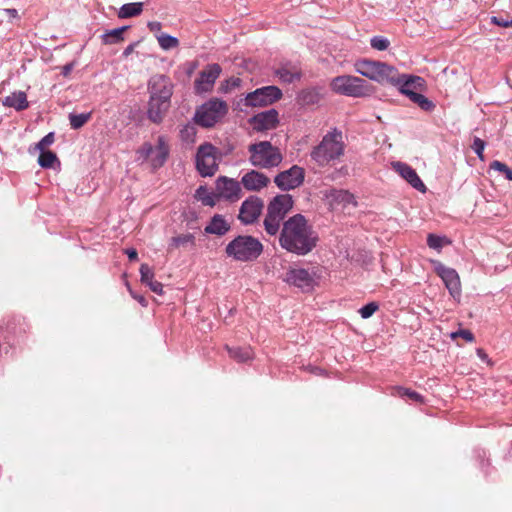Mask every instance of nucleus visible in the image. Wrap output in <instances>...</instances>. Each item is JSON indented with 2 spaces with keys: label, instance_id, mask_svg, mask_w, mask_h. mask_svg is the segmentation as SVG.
Here are the masks:
<instances>
[{
  "label": "nucleus",
  "instance_id": "1",
  "mask_svg": "<svg viewBox=\"0 0 512 512\" xmlns=\"http://www.w3.org/2000/svg\"><path fill=\"white\" fill-rule=\"evenodd\" d=\"M282 249L297 256L311 253L318 245L319 235L302 214H295L283 223L277 234Z\"/></svg>",
  "mask_w": 512,
  "mask_h": 512
},
{
  "label": "nucleus",
  "instance_id": "2",
  "mask_svg": "<svg viewBox=\"0 0 512 512\" xmlns=\"http://www.w3.org/2000/svg\"><path fill=\"white\" fill-rule=\"evenodd\" d=\"M149 88L150 100L148 103L147 116L150 121L159 124L163 121L170 108L172 85L167 77L157 75L151 79Z\"/></svg>",
  "mask_w": 512,
  "mask_h": 512
},
{
  "label": "nucleus",
  "instance_id": "3",
  "mask_svg": "<svg viewBox=\"0 0 512 512\" xmlns=\"http://www.w3.org/2000/svg\"><path fill=\"white\" fill-rule=\"evenodd\" d=\"M345 151V144L341 131L334 129L328 132L321 142L311 151V158L321 167L333 165Z\"/></svg>",
  "mask_w": 512,
  "mask_h": 512
},
{
  "label": "nucleus",
  "instance_id": "4",
  "mask_svg": "<svg viewBox=\"0 0 512 512\" xmlns=\"http://www.w3.org/2000/svg\"><path fill=\"white\" fill-rule=\"evenodd\" d=\"M294 201L289 194H280L271 199L266 208L263 220L265 232L270 236H276L286 221L288 213L292 210Z\"/></svg>",
  "mask_w": 512,
  "mask_h": 512
},
{
  "label": "nucleus",
  "instance_id": "5",
  "mask_svg": "<svg viewBox=\"0 0 512 512\" xmlns=\"http://www.w3.org/2000/svg\"><path fill=\"white\" fill-rule=\"evenodd\" d=\"M262 252V243L257 238L248 235L236 237L225 248V253L228 257L240 262L254 261Z\"/></svg>",
  "mask_w": 512,
  "mask_h": 512
},
{
  "label": "nucleus",
  "instance_id": "6",
  "mask_svg": "<svg viewBox=\"0 0 512 512\" xmlns=\"http://www.w3.org/2000/svg\"><path fill=\"white\" fill-rule=\"evenodd\" d=\"M169 153L170 147L165 136H158L154 142H144L136 151L137 160L149 164L154 170L166 163Z\"/></svg>",
  "mask_w": 512,
  "mask_h": 512
},
{
  "label": "nucleus",
  "instance_id": "7",
  "mask_svg": "<svg viewBox=\"0 0 512 512\" xmlns=\"http://www.w3.org/2000/svg\"><path fill=\"white\" fill-rule=\"evenodd\" d=\"M248 152L249 162L258 168L270 169L277 167L283 159L279 148L273 146L269 141L250 144Z\"/></svg>",
  "mask_w": 512,
  "mask_h": 512
},
{
  "label": "nucleus",
  "instance_id": "8",
  "mask_svg": "<svg viewBox=\"0 0 512 512\" xmlns=\"http://www.w3.org/2000/svg\"><path fill=\"white\" fill-rule=\"evenodd\" d=\"M354 68L357 73L379 84H390L395 80L396 68L385 62L361 59L355 62Z\"/></svg>",
  "mask_w": 512,
  "mask_h": 512
},
{
  "label": "nucleus",
  "instance_id": "9",
  "mask_svg": "<svg viewBox=\"0 0 512 512\" xmlns=\"http://www.w3.org/2000/svg\"><path fill=\"white\" fill-rule=\"evenodd\" d=\"M330 87L333 92L350 97H365L373 92V87L367 81L351 75L333 78Z\"/></svg>",
  "mask_w": 512,
  "mask_h": 512
},
{
  "label": "nucleus",
  "instance_id": "10",
  "mask_svg": "<svg viewBox=\"0 0 512 512\" xmlns=\"http://www.w3.org/2000/svg\"><path fill=\"white\" fill-rule=\"evenodd\" d=\"M228 111L226 102L219 99H212L203 104L195 114V121L203 127H212Z\"/></svg>",
  "mask_w": 512,
  "mask_h": 512
},
{
  "label": "nucleus",
  "instance_id": "11",
  "mask_svg": "<svg viewBox=\"0 0 512 512\" xmlns=\"http://www.w3.org/2000/svg\"><path fill=\"white\" fill-rule=\"evenodd\" d=\"M220 153L216 147L210 143H204L197 149L196 168L203 177L213 176L218 170V160Z\"/></svg>",
  "mask_w": 512,
  "mask_h": 512
},
{
  "label": "nucleus",
  "instance_id": "12",
  "mask_svg": "<svg viewBox=\"0 0 512 512\" xmlns=\"http://www.w3.org/2000/svg\"><path fill=\"white\" fill-rule=\"evenodd\" d=\"M282 98V91L276 86H265L248 93L245 97V106L263 107L271 105Z\"/></svg>",
  "mask_w": 512,
  "mask_h": 512
},
{
  "label": "nucleus",
  "instance_id": "13",
  "mask_svg": "<svg viewBox=\"0 0 512 512\" xmlns=\"http://www.w3.org/2000/svg\"><path fill=\"white\" fill-rule=\"evenodd\" d=\"M394 79V81H390V85L398 87L399 91L408 98L411 97V93L421 92L425 89V81L419 76L400 74L396 69Z\"/></svg>",
  "mask_w": 512,
  "mask_h": 512
},
{
  "label": "nucleus",
  "instance_id": "14",
  "mask_svg": "<svg viewBox=\"0 0 512 512\" xmlns=\"http://www.w3.org/2000/svg\"><path fill=\"white\" fill-rule=\"evenodd\" d=\"M434 265L436 274L443 280L450 295L454 299H458L461 296V282L456 270L445 267L438 261H435Z\"/></svg>",
  "mask_w": 512,
  "mask_h": 512
},
{
  "label": "nucleus",
  "instance_id": "15",
  "mask_svg": "<svg viewBox=\"0 0 512 512\" xmlns=\"http://www.w3.org/2000/svg\"><path fill=\"white\" fill-rule=\"evenodd\" d=\"M304 181V169L294 165L290 169L279 173L275 179V184L281 190H291L299 187Z\"/></svg>",
  "mask_w": 512,
  "mask_h": 512
},
{
  "label": "nucleus",
  "instance_id": "16",
  "mask_svg": "<svg viewBox=\"0 0 512 512\" xmlns=\"http://www.w3.org/2000/svg\"><path fill=\"white\" fill-rule=\"evenodd\" d=\"M263 208L264 203L261 198L250 196L242 203L238 218L244 224H252L260 217Z\"/></svg>",
  "mask_w": 512,
  "mask_h": 512
},
{
  "label": "nucleus",
  "instance_id": "17",
  "mask_svg": "<svg viewBox=\"0 0 512 512\" xmlns=\"http://www.w3.org/2000/svg\"><path fill=\"white\" fill-rule=\"evenodd\" d=\"M241 194L242 189L238 181L226 177H220L216 181V198H223L231 202H234L240 199Z\"/></svg>",
  "mask_w": 512,
  "mask_h": 512
},
{
  "label": "nucleus",
  "instance_id": "18",
  "mask_svg": "<svg viewBox=\"0 0 512 512\" xmlns=\"http://www.w3.org/2000/svg\"><path fill=\"white\" fill-rule=\"evenodd\" d=\"M221 73L219 64L208 65L200 72L199 77L195 80V89L197 92H207L212 89L216 79Z\"/></svg>",
  "mask_w": 512,
  "mask_h": 512
},
{
  "label": "nucleus",
  "instance_id": "19",
  "mask_svg": "<svg viewBox=\"0 0 512 512\" xmlns=\"http://www.w3.org/2000/svg\"><path fill=\"white\" fill-rule=\"evenodd\" d=\"M249 123L258 132L274 129L278 124V112L270 109L258 113L249 120Z\"/></svg>",
  "mask_w": 512,
  "mask_h": 512
},
{
  "label": "nucleus",
  "instance_id": "20",
  "mask_svg": "<svg viewBox=\"0 0 512 512\" xmlns=\"http://www.w3.org/2000/svg\"><path fill=\"white\" fill-rule=\"evenodd\" d=\"M394 170L405 179L413 188L420 192L426 191V186L418 176L417 172L408 164L395 162L392 164Z\"/></svg>",
  "mask_w": 512,
  "mask_h": 512
},
{
  "label": "nucleus",
  "instance_id": "21",
  "mask_svg": "<svg viewBox=\"0 0 512 512\" xmlns=\"http://www.w3.org/2000/svg\"><path fill=\"white\" fill-rule=\"evenodd\" d=\"M284 280L291 285L301 289H308L313 286V277L308 270L303 268H295L287 271Z\"/></svg>",
  "mask_w": 512,
  "mask_h": 512
},
{
  "label": "nucleus",
  "instance_id": "22",
  "mask_svg": "<svg viewBox=\"0 0 512 512\" xmlns=\"http://www.w3.org/2000/svg\"><path fill=\"white\" fill-rule=\"evenodd\" d=\"M325 198L328 200L331 207L342 205L343 208L348 205L356 206V201L349 191L342 189L331 188L324 192Z\"/></svg>",
  "mask_w": 512,
  "mask_h": 512
},
{
  "label": "nucleus",
  "instance_id": "23",
  "mask_svg": "<svg viewBox=\"0 0 512 512\" xmlns=\"http://www.w3.org/2000/svg\"><path fill=\"white\" fill-rule=\"evenodd\" d=\"M270 182V179L261 172L251 170L243 175L241 183L243 186L250 191H258L266 187Z\"/></svg>",
  "mask_w": 512,
  "mask_h": 512
},
{
  "label": "nucleus",
  "instance_id": "24",
  "mask_svg": "<svg viewBox=\"0 0 512 512\" xmlns=\"http://www.w3.org/2000/svg\"><path fill=\"white\" fill-rule=\"evenodd\" d=\"M5 107L13 108L16 111H23L29 107L27 95L23 91H15L2 100Z\"/></svg>",
  "mask_w": 512,
  "mask_h": 512
},
{
  "label": "nucleus",
  "instance_id": "25",
  "mask_svg": "<svg viewBox=\"0 0 512 512\" xmlns=\"http://www.w3.org/2000/svg\"><path fill=\"white\" fill-rule=\"evenodd\" d=\"M225 350L228 352L229 357L238 363H246L254 358V352L250 346L232 347L225 345Z\"/></svg>",
  "mask_w": 512,
  "mask_h": 512
},
{
  "label": "nucleus",
  "instance_id": "26",
  "mask_svg": "<svg viewBox=\"0 0 512 512\" xmlns=\"http://www.w3.org/2000/svg\"><path fill=\"white\" fill-rule=\"evenodd\" d=\"M230 230V225L222 215L216 214L212 217L210 223L205 227V233L218 236L225 235Z\"/></svg>",
  "mask_w": 512,
  "mask_h": 512
},
{
  "label": "nucleus",
  "instance_id": "27",
  "mask_svg": "<svg viewBox=\"0 0 512 512\" xmlns=\"http://www.w3.org/2000/svg\"><path fill=\"white\" fill-rule=\"evenodd\" d=\"M276 75L282 82L292 83L300 79L301 71L295 65L285 64L276 70Z\"/></svg>",
  "mask_w": 512,
  "mask_h": 512
},
{
  "label": "nucleus",
  "instance_id": "28",
  "mask_svg": "<svg viewBox=\"0 0 512 512\" xmlns=\"http://www.w3.org/2000/svg\"><path fill=\"white\" fill-rule=\"evenodd\" d=\"M128 29V26L112 29L106 31L102 36V43L105 45L118 44L124 41V32Z\"/></svg>",
  "mask_w": 512,
  "mask_h": 512
},
{
  "label": "nucleus",
  "instance_id": "29",
  "mask_svg": "<svg viewBox=\"0 0 512 512\" xmlns=\"http://www.w3.org/2000/svg\"><path fill=\"white\" fill-rule=\"evenodd\" d=\"M143 11V4L141 2H134V3H127L124 4L119 12L118 17L119 18H130L134 16H138Z\"/></svg>",
  "mask_w": 512,
  "mask_h": 512
},
{
  "label": "nucleus",
  "instance_id": "30",
  "mask_svg": "<svg viewBox=\"0 0 512 512\" xmlns=\"http://www.w3.org/2000/svg\"><path fill=\"white\" fill-rule=\"evenodd\" d=\"M188 244H191V245L195 244V237L193 234L187 233V234L177 235V236L171 238V241L168 246V251H173L181 246H185Z\"/></svg>",
  "mask_w": 512,
  "mask_h": 512
},
{
  "label": "nucleus",
  "instance_id": "31",
  "mask_svg": "<svg viewBox=\"0 0 512 512\" xmlns=\"http://www.w3.org/2000/svg\"><path fill=\"white\" fill-rule=\"evenodd\" d=\"M409 99L424 111H432L435 108L434 103L419 92L411 93Z\"/></svg>",
  "mask_w": 512,
  "mask_h": 512
},
{
  "label": "nucleus",
  "instance_id": "32",
  "mask_svg": "<svg viewBox=\"0 0 512 512\" xmlns=\"http://www.w3.org/2000/svg\"><path fill=\"white\" fill-rule=\"evenodd\" d=\"M156 38L163 50H170L179 46V40L171 35L162 33L157 35Z\"/></svg>",
  "mask_w": 512,
  "mask_h": 512
},
{
  "label": "nucleus",
  "instance_id": "33",
  "mask_svg": "<svg viewBox=\"0 0 512 512\" xmlns=\"http://www.w3.org/2000/svg\"><path fill=\"white\" fill-rule=\"evenodd\" d=\"M451 244V241L445 236H438L435 234H428L427 245L431 249L440 251L443 246Z\"/></svg>",
  "mask_w": 512,
  "mask_h": 512
},
{
  "label": "nucleus",
  "instance_id": "34",
  "mask_svg": "<svg viewBox=\"0 0 512 512\" xmlns=\"http://www.w3.org/2000/svg\"><path fill=\"white\" fill-rule=\"evenodd\" d=\"M394 390H395V394L400 397L407 396L409 399H411L414 402H418V403L424 402V398L421 394H419L416 391H413L409 388L398 386V387H395Z\"/></svg>",
  "mask_w": 512,
  "mask_h": 512
},
{
  "label": "nucleus",
  "instance_id": "35",
  "mask_svg": "<svg viewBox=\"0 0 512 512\" xmlns=\"http://www.w3.org/2000/svg\"><path fill=\"white\" fill-rule=\"evenodd\" d=\"M57 161V156L54 152L50 150H43L41 151L38 163L43 168H51L53 167V164Z\"/></svg>",
  "mask_w": 512,
  "mask_h": 512
},
{
  "label": "nucleus",
  "instance_id": "36",
  "mask_svg": "<svg viewBox=\"0 0 512 512\" xmlns=\"http://www.w3.org/2000/svg\"><path fill=\"white\" fill-rule=\"evenodd\" d=\"M91 119V113L70 114V125L73 129H80Z\"/></svg>",
  "mask_w": 512,
  "mask_h": 512
},
{
  "label": "nucleus",
  "instance_id": "37",
  "mask_svg": "<svg viewBox=\"0 0 512 512\" xmlns=\"http://www.w3.org/2000/svg\"><path fill=\"white\" fill-rule=\"evenodd\" d=\"M195 196L204 205H208V206H214L215 205V198H216L215 193L214 194L209 193L208 190L205 187H203V186H200L196 190Z\"/></svg>",
  "mask_w": 512,
  "mask_h": 512
},
{
  "label": "nucleus",
  "instance_id": "38",
  "mask_svg": "<svg viewBox=\"0 0 512 512\" xmlns=\"http://www.w3.org/2000/svg\"><path fill=\"white\" fill-rule=\"evenodd\" d=\"M490 168L503 173L506 179L512 181V169L509 168L505 163L495 160L490 164Z\"/></svg>",
  "mask_w": 512,
  "mask_h": 512
},
{
  "label": "nucleus",
  "instance_id": "39",
  "mask_svg": "<svg viewBox=\"0 0 512 512\" xmlns=\"http://www.w3.org/2000/svg\"><path fill=\"white\" fill-rule=\"evenodd\" d=\"M371 47L373 49H376L378 51H384L388 49L390 42L388 39L382 37V36H374L370 40Z\"/></svg>",
  "mask_w": 512,
  "mask_h": 512
},
{
  "label": "nucleus",
  "instance_id": "40",
  "mask_svg": "<svg viewBox=\"0 0 512 512\" xmlns=\"http://www.w3.org/2000/svg\"><path fill=\"white\" fill-rule=\"evenodd\" d=\"M300 98L304 104H315L319 101V93L315 90H304Z\"/></svg>",
  "mask_w": 512,
  "mask_h": 512
},
{
  "label": "nucleus",
  "instance_id": "41",
  "mask_svg": "<svg viewBox=\"0 0 512 512\" xmlns=\"http://www.w3.org/2000/svg\"><path fill=\"white\" fill-rule=\"evenodd\" d=\"M140 275L141 282L146 285L154 279V272L152 271L151 267L146 263H143L140 266Z\"/></svg>",
  "mask_w": 512,
  "mask_h": 512
},
{
  "label": "nucleus",
  "instance_id": "42",
  "mask_svg": "<svg viewBox=\"0 0 512 512\" xmlns=\"http://www.w3.org/2000/svg\"><path fill=\"white\" fill-rule=\"evenodd\" d=\"M378 308H379V306L376 302H370V303L366 304L365 306H363L359 310V313L362 318L367 319V318L371 317L378 310Z\"/></svg>",
  "mask_w": 512,
  "mask_h": 512
},
{
  "label": "nucleus",
  "instance_id": "43",
  "mask_svg": "<svg viewBox=\"0 0 512 512\" xmlns=\"http://www.w3.org/2000/svg\"><path fill=\"white\" fill-rule=\"evenodd\" d=\"M241 84V79L238 77H231L221 84V90L225 93L230 92L232 89L239 87Z\"/></svg>",
  "mask_w": 512,
  "mask_h": 512
},
{
  "label": "nucleus",
  "instance_id": "44",
  "mask_svg": "<svg viewBox=\"0 0 512 512\" xmlns=\"http://www.w3.org/2000/svg\"><path fill=\"white\" fill-rule=\"evenodd\" d=\"M472 149L481 160L484 159L483 152L485 149V142L482 139L475 137L473 140Z\"/></svg>",
  "mask_w": 512,
  "mask_h": 512
},
{
  "label": "nucleus",
  "instance_id": "45",
  "mask_svg": "<svg viewBox=\"0 0 512 512\" xmlns=\"http://www.w3.org/2000/svg\"><path fill=\"white\" fill-rule=\"evenodd\" d=\"M54 140V133L50 132L37 143L36 148L40 151L46 150L47 147L53 144Z\"/></svg>",
  "mask_w": 512,
  "mask_h": 512
},
{
  "label": "nucleus",
  "instance_id": "46",
  "mask_svg": "<svg viewBox=\"0 0 512 512\" xmlns=\"http://www.w3.org/2000/svg\"><path fill=\"white\" fill-rule=\"evenodd\" d=\"M458 336L462 337L463 339H465L468 342H472L474 340V335L470 330L463 329V330H459V331L451 333L452 338H456Z\"/></svg>",
  "mask_w": 512,
  "mask_h": 512
},
{
  "label": "nucleus",
  "instance_id": "47",
  "mask_svg": "<svg viewBox=\"0 0 512 512\" xmlns=\"http://www.w3.org/2000/svg\"><path fill=\"white\" fill-rule=\"evenodd\" d=\"M147 286H149V288L151 289V291H153L154 293L158 294V295H162L163 294V284L155 279H153L152 281H150Z\"/></svg>",
  "mask_w": 512,
  "mask_h": 512
},
{
  "label": "nucleus",
  "instance_id": "48",
  "mask_svg": "<svg viewBox=\"0 0 512 512\" xmlns=\"http://www.w3.org/2000/svg\"><path fill=\"white\" fill-rule=\"evenodd\" d=\"M149 30L153 33H158L162 29V24L158 21H151L147 24Z\"/></svg>",
  "mask_w": 512,
  "mask_h": 512
},
{
  "label": "nucleus",
  "instance_id": "49",
  "mask_svg": "<svg viewBox=\"0 0 512 512\" xmlns=\"http://www.w3.org/2000/svg\"><path fill=\"white\" fill-rule=\"evenodd\" d=\"M492 22L501 27H510V26L512 27V21L511 22L504 21L503 19L498 18V17H492Z\"/></svg>",
  "mask_w": 512,
  "mask_h": 512
},
{
  "label": "nucleus",
  "instance_id": "50",
  "mask_svg": "<svg viewBox=\"0 0 512 512\" xmlns=\"http://www.w3.org/2000/svg\"><path fill=\"white\" fill-rule=\"evenodd\" d=\"M74 67V64L73 63H68L66 65H64L62 68H61V74L64 76V77H68L72 71Z\"/></svg>",
  "mask_w": 512,
  "mask_h": 512
},
{
  "label": "nucleus",
  "instance_id": "51",
  "mask_svg": "<svg viewBox=\"0 0 512 512\" xmlns=\"http://www.w3.org/2000/svg\"><path fill=\"white\" fill-rule=\"evenodd\" d=\"M125 253L127 254L129 260L131 261H136L138 259L137 250L134 248L127 249Z\"/></svg>",
  "mask_w": 512,
  "mask_h": 512
},
{
  "label": "nucleus",
  "instance_id": "52",
  "mask_svg": "<svg viewBox=\"0 0 512 512\" xmlns=\"http://www.w3.org/2000/svg\"><path fill=\"white\" fill-rule=\"evenodd\" d=\"M129 291L134 299H136L143 306H146L147 302L144 296L133 293V291L130 288Z\"/></svg>",
  "mask_w": 512,
  "mask_h": 512
},
{
  "label": "nucleus",
  "instance_id": "53",
  "mask_svg": "<svg viewBox=\"0 0 512 512\" xmlns=\"http://www.w3.org/2000/svg\"><path fill=\"white\" fill-rule=\"evenodd\" d=\"M135 46V43L128 45L123 51V56L128 57L130 54H132L135 49Z\"/></svg>",
  "mask_w": 512,
  "mask_h": 512
},
{
  "label": "nucleus",
  "instance_id": "54",
  "mask_svg": "<svg viewBox=\"0 0 512 512\" xmlns=\"http://www.w3.org/2000/svg\"><path fill=\"white\" fill-rule=\"evenodd\" d=\"M5 11L10 18H18L19 17L18 11L16 9H6Z\"/></svg>",
  "mask_w": 512,
  "mask_h": 512
},
{
  "label": "nucleus",
  "instance_id": "55",
  "mask_svg": "<svg viewBox=\"0 0 512 512\" xmlns=\"http://www.w3.org/2000/svg\"><path fill=\"white\" fill-rule=\"evenodd\" d=\"M477 355L482 360H487V358H488V355L485 353V351L483 349H477Z\"/></svg>",
  "mask_w": 512,
  "mask_h": 512
},
{
  "label": "nucleus",
  "instance_id": "56",
  "mask_svg": "<svg viewBox=\"0 0 512 512\" xmlns=\"http://www.w3.org/2000/svg\"><path fill=\"white\" fill-rule=\"evenodd\" d=\"M308 370L309 372L317 375H320L322 373V370L318 367H309Z\"/></svg>",
  "mask_w": 512,
  "mask_h": 512
}]
</instances>
